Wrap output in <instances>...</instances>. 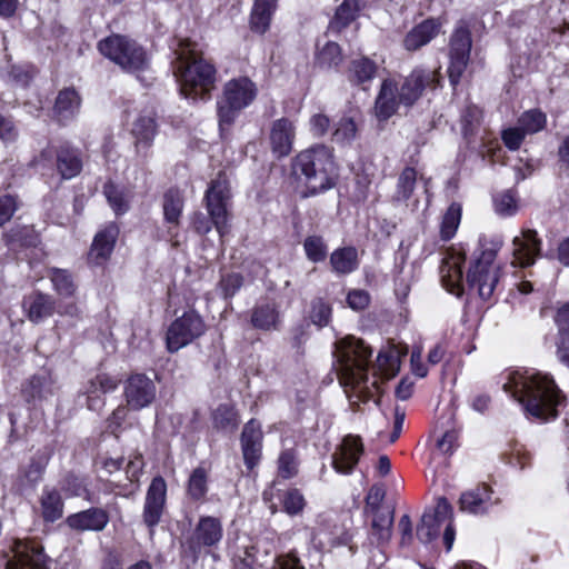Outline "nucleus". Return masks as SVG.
Here are the masks:
<instances>
[{
    "label": "nucleus",
    "mask_w": 569,
    "mask_h": 569,
    "mask_svg": "<svg viewBox=\"0 0 569 569\" xmlns=\"http://www.w3.org/2000/svg\"><path fill=\"white\" fill-rule=\"evenodd\" d=\"M282 503L288 515L296 516L303 510L306 501L298 489H290L286 492Z\"/></svg>",
    "instance_id": "obj_60"
},
{
    "label": "nucleus",
    "mask_w": 569,
    "mask_h": 569,
    "mask_svg": "<svg viewBox=\"0 0 569 569\" xmlns=\"http://www.w3.org/2000/svg\"><path fill=\"white\" fill-rule=\"evenodd\" d=\"M118 233V227L110 223L96 234L88 256L91 263L100 266L109 259L114 248Z\"/></svg>",
    "instance_id": "obj_23"
},
{
    "label": "nucleus",
    "mask_w": 569,
    "mask_h": 569,
    "mask_svg": "<svg viewBox=\"0 0 569 569\" xmlns=\"http://www.w3.org/2000/svg\"><path fill=\"white\" fill-rule=\"evenodd\" d=\"M279 473L282 478L289 479L298 472V461L296 452L291 449L284 450L279 457Z\"/></svg>",
    "instance_id": "obj_59"
},
{
    "label": "nucleus",
    "mask_w": 569,
    "mask_h": 569,
    "mask_svg": "<svg viewBox=\"0 0 569 569\" xmlns=\"http://www.w3.org/2000/svg\"><path fill=\"white\" fill-rule=\"evenodd\" d=\"M223 536L221 521L214 517H201L192 536L186 542V552L197 560L201 549L213 547L220 542Z\"/></svg>",
    "instance_id": "obj_11"
},
{
    "label": "nucleus",
    "mask_w": 569,
    "mask_h": 569,
    "mask_svg": "<svg viewBox=\"0 0 569 569\" xmlns=\"http://www.w3.org/2000/svg\"><path fill=\"white\" fill-rule=\"evenodd\" d=\"M256 94L254 83L246 77L227 82L223 90V100L218 102L220 127L231 126L238 112L248 107Z\"/></svg>",
    "instance_id": "obj_8"
},
{
    "label": "nucleus",
    "mask_w": 569,
    "mask_h": 569,
    "mask_svg": "<svg viewBox=\"0 0 569 569\" xmlns=\"http://www.w3.org/2000/svg\"><path fill=\"white\" fill-rule=\"evenodd\" d=\"M307 258L312 262H321L326 259L328 248L319 236H309L303 242Z\"/></svg>",
    "instance_id": "obj_54"
},
{
    "label": "nucleus",
    "mask_w": 569,
    "mask_h": 569,
    "mask_svg": "<svg viewBox=\"0 0 569 569\" xmlns=\"http://www.w3.org/2000/svg\"><path fill=\"white\" fill-rule=\"evenodd\" d=\"M439 31V24L433 19H427L410 30L405 40V48L415 51L429 43Z\"/></svg>",
    "instance_id": "obj_28"
},
{
    "label": "nucleus",
    "mask_w": 569,
    "mask_h": 569,
    "mask_svg": "<svg viewBox=\"0 0 569 569\" xmlns=\"http://www.w3.org/2000/svg\"><path fill=\"white\" fill-rule=\"evenodd\" d=\"M466 256L460 252H450L442 260L440 267V277L443 287L451 293L460 296L462 293V264Z\"/></svg>",
    "instance_id": "obj_20"
},
{
    "label": "nucleus",
    "mask_w": 569,
    "mask_h": 569,
    "mask_svg": "<svg viewBox=\"0 0 569 569\" xmlns=\"http://www.w3.org/2000/svg\"><path fill=\"white\" fill-rule=\"evenodd\" d=\"M12 552L7 569H48L41 546L33 541L16 540Z\"/></svg>",
    "instance_id": "obj_13"
},
{
    "label": "nucleus",
    "mask_w": 569,
    "mask_h": 569,
    "mask_svg": "<svg viewBox=\"0 0 569 569\" xmlns=\"http://www.w3.org/2000/svg\"><path fill=\"white\" fill-rule=\"evenodd\" d=\"M526 137V133L518 126L516 128L506 129L502 132V140L507 148L510 150H518Z\"/></svg>",
    "instance_id": "obj_63"
},
{
    "label": "nucleus",
    "mask_w": 569,
    "mask_h": 569,
    "mask_svg": "<svg viewBox=\"0 0 569 569\" xmlns=\"http://www.w3.org/2000/svg\"><path fill=\"white\" fill-rule=\"evenodd\" d=\"M317 61L322 68L338 67L342 61L341 49L336 42H327L320 50Z\"/></svg>",
    "instance_id": "obj_53"
},
{
    "label": "nucleus",
    "mask_w": 569,
    "mask_h": 569,
    "mask_svg": "<svg viewBox=\"0 0 569 569\" xmlns=\"http://www.w3.org/2000/svg\"><path fill=\"white\" fill-rule=\"evenodd\" d=\"M213 427L224 432H233L238 427V417L234 409L228 405H220L212 415Z\"/></svg>",
    "instance_id": "obj_45"
},
{
    "label": "nucleus",
    "mask_w": 569,
    "mask_h": 569,
    "mask_svg": "<svg viewBox=\"0 0 569 569\" xmlns=\"http://www.w3.org/2000/svg\"><path fill=\"white\" fill-rule=\"evenodd\" d=\"M157 132L158 124L152 111L139 114L132 122L131 134L138 158H148Z\"/></svg>",
    "instance_id": "obj_15"
},
{
    "label": "nucleus",
    "mask_w": 569,
    "mask_h": 569,
    "mask_svg": "<svg viewBox=\"0 0 569 569\" xmlns=\"http://www.w3.org/2000/svg\"><path fill=\"white\" fill-rule=\"evenodd\" d=\"M208 491V472L204 468H196L189 477L188 495L199 500L206 496Z\"/></svg>",
    "instance_id": "obj_49"
},
{
    "label": "nucleus",
    "mask_w": 569,
    "mask_h": 569,
    "mask_svg": "<svg viewBox=\"0 0 569 569\" xmlns=\"http://www.w3.org/2000/svg\"><path fill=\"white\" fill-rule=\"evenodd\" d=\"M118 380L107 373H99L90 379L86 387L87 405L91 410H98L104 405L103 395L116 390Z\"/></svg>",
    "instance_id": "obj_26"
},
{
    "label": "nucleus",
    "mask_w": 569,
    "mask_h": 569,
    "mask_svg": "<svg viewBox=\"0 0 569 569\" xmlns=\"http://www.w3.org/2000/svg\"><path fill=\"white\" fill-rule=\"evenodd\" d=\"M369 302L370 296L362 289L351 290L347 296L348 306L356 311L363 310L369 306Z\"/></svg>",
    "instance_id": "obj_62"
},
{
    "label": "nucleus",
    "mask_w": 569,
    "mask_h": 569,
    "mask_svg": "<svg viewBox=\"0 0 569 569\" xmlns=\"http://www.w3.org/2000/svg\"><path fill=\"white\" fill-rule=\"evenodd\" d=\"M503 389L536 419L547 421L558 416L557 407L561 402V395L549 375L516 371L509 376Z\"/></svg>",
    "instance_id": "obj_1"
},
{
    "label": "nucleus",
    "mask_w": 569,
    "mask_h": 569,
    "mask_svg": "<svg viewBox=\"0 0 569 569\" xmlns=\"http://www.w3.org/2000/svg\"><path fill=\"white\" fill-rule=\"evenodd\" d=\"M292 171L305 182L311 194L332 188L337 179L333 149L315 144L299 152L293 159Z\"/></svg>",
    "instance_id": "obj_3"
},
{
    "label": "nucleus",
    "mask_w": 569,
    "mask_h": 569,
    "mask_svg": "<svg viewBox=\"0 0 569 569\" xmlns=\"http://www.w3.org/2000/svg\"><path fill=\"white\" fill-rule=\"evenodd\" d=\"M440 521L437 520V516H432L430 511H426L417 527V537L423 542L428 543L432 541L439 533Z\"/></svg>",
    "instance_id": "obj_50"
},
{
    "label": "nucleus",
    "mask_w": 569,
    "mask_h": 569,
    "mask_svg": "<svg viewBox=\"0 0 569 569\" xmlns=\"http://www.w3.org/2000/svg\"><path fill=\"white\" fill-rule=\"evenodd\" d=\"M368 516L372 517L370 538L379 546L389 542L392 536L395 510L387 509L386 511L373 512Z\"/></svg>",
    "instance_id": "obj_29"
},
{
    "label": "nucleus",
    "mask_w": 569,
    "mask_h": 569,
    "mask_svg": "<svg viewBox=\"0 0 569 569\" xmlns=\"http://www.w3.org/2000/svg\"><path fill=\"white\" fill-rule=\"evenodd\" d=\"M156 396V383L143 373L131 375L124 382L123 397L131 410L138 411L151 406Z\"/></svg>",
    "instance_id": "obj_12"
},
{
    "label": "nucleus",
    "mask_w": 569,
    "mask_h": 569,
    "mask_svg": "<svg viewBox=\"0 0 569 569\" xmlns=\"http://www.w3.org/2000/svg\"><path fill=\"white\" fill-rule=\"evenodd\" d=\"M206 323L196 311H187L168 327L166 343L169 352L173 353L192 343L204 335Z\"/></svg>",
    "instance_id": "obj_9"
},
{
    "label": "nucleus",
    "mask_w": 569,
    "mask_h": 569,
    "mask_svg": "<svg viewBox=\"0 0 569 569\" xmlns=\"http://www.w3.org/2000/svg\"><path fill=\"white\" fill-rule=\"evenodd\" d=\"M242 277L239 273H230L222 277L220 281L221 290L226 298L234 296L242 286Z\"/></svg>",
    "instance_id": "obj_64"
},
{
    "label": "nucleus",
    "mask_w": 569,
    "mask_h": 569,
    "mask_svg": "<svg viewBox=\"0 0 569 569\" xmlns=\"http://www.w3.org/2000/svg\"><path fill=\"white\" fill-rule=\"evenodd\" d=\"M262 431L260 423L251 419L248 421L241 432V449L246 466L253 469L261 457Z\"/></svg>",
    "instance_id": "obj_18"
},
{
    "label": "nucleus",
    "mask_w": 569,
    "mask_h": 569,
    "mask_svg": "<svg viewBox=\"0 0 569 569\" xmlns=\"http://www.w3.org/2000/svg\"><path fill=\"white\" fill-rule=\"evenodd\" d=\"M461 219V206L451 203L445 212L440 226V236L442 240H450L457 232Z\"/></svg>",
    "instance_id": "obj_46"
},
{
    "label": "nucleus",
    "mask_w": 569,
    "mask_h": 569,
    "mask_svg": "<svg viewBox=\"0 0 569 569\" xmlns=\"http://www.w3.org/2000/svg\"><path fill=\"white\" fill-rule=\"evenodd\" d=\"M6 244L11 250L36 247L39 243L38 232L29 226H16L4 233Z\"/></svg>",
    "instance_id": "obj_31"
},
{
    "label": "nucleus",
    "mask_w": 569,
    "mask_h": 569,
    "mask_svg": "<svg viewBox=\"0 0 569 569\" xmlns=\"http://www.w3.org/2000/svg\"><path fill=\"white\" fill-rule=\"evenodd\" d=\"M167 483L162 477L152 479L146 495L143 522L152 530L159 522L164 509Z\"/></svg>",
    "instance_id": "obj_16"
},
{
    "label": "nucleus",
    "mask_w": 569,
    "mask_h": 569,
    "mask_svg": "<svg viewBox=\"0 0 569 569\" xmlns=\"http://www.w3.org/2000/svg\"><path fill=\"white\" fill-rule=\"evenodd\" d=\"M377 368L380 373L390 379L396 376L399 365L393 351H380L377 357Z\"/></svg>",
    "instance_id": "obj_56"
},
{
    "label": "nucleus",
    "mask_w": 569,
    "mask_h": 569,
    "mask_svg": "<svg viewBox=\"0 0 569 569\" xmlns=\"http://www.w3.org/2000/svg\"><path fill=\"white\" fill-rule=\"evenodd\" d=\"M472 39L470 30L465 24L456 27L450 37L448 74L450 83L455 87L459 83L470 59Z\"/></svg>",
    "instance_id": "obj_10"
},
{
    "label": "nucleus",
    "mask_w": 569,
    "mask_h": 569,
    "mask_svg": "<svg viewBox=\"0 0 569 569\" xmlns=\"http://www.w3.org/2000/svg\"><path fill=\"white\" fill-rule=\"evenodd\" d=\"M418 172L412 167H406L399 174L392 201L396 203L407 202L413 194Z\"/></svg>",
    "instance_id": "obj_39"
},
{
    "label": "nucleus",
    "mask_w": 569,
    "mask_h": 569,
    "mask_svg": "<svg viewBox=\"0 0 569 569\" xmlns=\"http://www.w3.org/2000/svg\"><path fill=\"white\" fill-rule=\"evenodd\" d=\"M258 547L256 545L244 546L233 560V569H256L259 563Z\"/></svg>",
    "instance_id": "obj_57"
},
{
    "label": "nucleus",
    "mask_w": 569,
    "mask_h": 569,
    "mask_svg": "<svg viewBox=\"0 0 569 569\" xmlns=\"http://www.w3.org/2000/svg\"><path fill=\"white\" fill-rule=\"evenodd\" d=\"M540 244L541 241L535 230H523L521 236L515 237L512 240V263L522 268L533 264L540 254Z\"/></svg>",
    "instance_id": "obj_17"
},
{
    "label": "nucleus",
    "mask_w": 569,
    "mask_h": 569,
    "mask_svg": "<svg viewBox=\"0 0 569 569\" xmlns=\"http://www.w3.org/2000/svg\"><path fill=\"white\" fill-rule=\"evenodd\" d=\"M109 522V515L101 508H90L67 518L70 528L79 531H101Z\"/></svg>",
    "instance_id": "obj_24"
},
{
    "label": "nucleus",
    "mask_w": 569,
    "mask_h": 569,
    "mask_svg": "<svg viewBox=\"0 0 569 569\" xmlns=\"http://www.w3.org/2000/svg\"><path fill=\"white\" fill-rule=\"evenodd\" d=\"M56 312L61 318L68 319L58 320L56 322L54 328L59 337L62 333H67L70 329L76 328L83 319V308L76 297L70 301H60L57 303Z\"/></svg>",
    "instance_id": "obj_27"
},
{
    "label": "nucleus",
    "mask_w": 569,
    "mask_h": 569,
    "mask_svg": "<svg viewBox=\"0 0 569 569\" xmlns=\"http://www.w3.org/2000/svg\"><path fill=\"white\" fill-rule=\"evenodd\" d=\"M496 212L503 217L512 216L518 210V200L512 190H506L495 197Z\"/></svg>",
    "instance_id": "obj_55"
},
{
    "label": "nucleus",
    "mask_w": 569,
    "mask_h": 569,
    "mask_svg": "<svg viewBox=\"0 0 569 569\" xmlns=\"http://www.w3.org/2000/svg\"><path fill=\"white\" fill-rule=\"evenodd\" d=\"M377 72V64L367 57L353 59L348 68V80L353 84L371 81Z\"/></svg>",
    "instance_id": "obj_36"
},
{
    "label": "nucleus",
    "mask_w": 569,
    "mask_h": 569,
    "mask_svg": "<svg viewBox=\"0 0 569 569\" xmlns=\"http://www.w3.org/2000/svg\"><path fill=\"white\" fill-rule=\"evenodd\" d=\"M501 241L480 239L475 259L467 272V282L483 300L489 299L499 281V266L495 262Z\"/></svg>",
    "instance_id": "obj_6"
},
{
    "label": "nucleus",
    "mask_w": 569,
    "mask_h": 569,
    "mask_svg": "<svg viewBox=\"0 0 569 569\" xmlns=\"http://www.w3.org/2000/svg\"><path fill=\"white\" fill-rule=\"evenodd\" d=\"M360 7L358 0H345L337 8L336 14L330 21L329 29L331 31L339 32L356 19Z\"/></svg>",
    "instance_id": "obj_43"
},
{
    "label": "nucleus",
    "mask_w": 569,
    "mask_h": 569,
    "mask_svg": "<svg viewBox=\"0 0 569 569\" xmlns=\"http://www.w3.org/2000/svg\"><path fill=\"white\" fill-rule=\"evenodd\" d=\"M251 323L256 329L272 330L279 323V312L274 303L266 302L256 306L251 315Z\"/></svg>",
    "instance_id": "obj_34"
},
{
    "label": "nucleus",
    "mask_w": 569,
    "mask_h": 569,
    "mask_svg": "<svg viewBox=\"0 0 569 569\" xmlns=\"http://www.w3.org/2000/svg\"><path fill=\"white\" fill-rule=\"evenodd\" d=\"M490 498V489L486 486L462 493L460 498V508L470 513H482L486 511L485 505Z\"/></svg>",
    "instance_id": "obj_41"
},
{
    "label": "nucleus",
    "mask_w": 569,
    "mask_h": 569,
    "mask_svg": "<svg viewBox=\"0 0 569 569\" xmlns=\"http://www.w3.org/2000/svg\"><path fill=\"white\" fill-rule=\"evenodd\" d=\"M357 124L352 118H341L332 132V140L340 144H350L357 136Z\"/></svg>",
    "instance_id": "obj_52"
},
{
    "label": "nucleus",
    "mask_w": 569,
    "mask_h": 569,
    "mask_svg": "<svg viewBox=\"0 0 569 569\" xmlns=\"http://www.w3.org/2000/svg\"><path fill=\"white\" fill-rule=\"evenodd\" d=\"M547 118L543 112L537 109L526 111L518 120V126L526 134H533L546 127Z\"/></svg>",
    "instance_id": "obj_48"
},
{
    "label": "nucleus",
    "mask_w": 569,
    "mask_h": 569,
    "mask_svg": "<svg viewBox=\"0 0 569 569\" xmlns=\"http://www.w3.org/2000/svg\"><path fill=\"white\" fill-rule=\"evenodd\" d=\"M54 391V380L47 371L36 373L23 386L22 392L28 399L47 398Z\"/></svg>",
    "instance_id": "obj_32"
},
{
    "label": "nucleus",
    "mask_w": 569,
    "mask_h": 569,
    "mask_svg": "<svg viewBox=\"0 0 569 569\" xmlns=\"http://www.w3.org/2000/svg\"><path fill=\"white\" fill-rule=\"evenodd\" d=\"M433 81L435 72L423 69L413 70L398 89L399 101L407 107L412 106L420 98L425 88Z\"/></svg>",
    "instance_id": "obj_19"
},
{
    "label": "nucleus",
    "mask_w": 569,
    "mask_h": 569,
    "mask_svg": "<svg viewBox=\"0 0 569 569\" xmlns=\"http://www.w3.org/2000/svg\"><path fill=\"white\" fill-rule=\"evenodd\" d=\"M80 103V97L74 89H63L56 99L54 114L60 122L68 121L77 114Z\"/></svg>",
    "instance_id": "obj_30"
},
{
    "label": "nucleus",
    "mask_w": 569,
    "mask_h": 569,
    "mask_svg": "<svg viewBox=\"0 0 569 569\" xmlns=\"http://www.w3.org/2000/svg\"><path fill=\"white\" fill-rule=\"evenodd\" d=\"M482 112L476 106H468L461 114V131L463 137L469 140L479 130Z\"/></svg>",
    "instance_id": "obj_47"
},
{
    "label": "nucleus",
    "mask_w": 569,
    "mask_h": 569,
    "mask_svg": "<svg viewBox=\"0 0 569 569\" xmlns=\"http://www.w3.org/2000/svg\"><path fill=\"white\" fill-rule=\"evenodd\" d=\"M397 94L396 83L389 79L383 80L375 101V113L379 121H386L397 112L401 103Z\"/></svg>",
    "instance_id": "obj_25"
},
{
    "label": "nucleus",
    "mask_w": 569,
    "mask_h": 569,
    "mask_svg": "<svg viewBox=\"0 0 569 569\" xmlns=\"http://www.w3.org/2000/svg\"><path fill=\"white\" fill-rule=\"evenodd\" d=\"M22 308L31 322L40 323L56 312L57 301L50 295L37 291L24 298Z\"/></svg>",
    "instance_id": "obj_22"
},
{
    "label": "nucleus",
    "mask_w": 569,
    "mask_h": 569,
    "mask_svg": "<svg viewBox=\"0 0 569 569\" xmlns=\"http://www.w3.org/2000/svg\"><path fill=\"white\" fill-rule=\"evenodd\" d=\"M47 466L44 457H33L30 462L20 470L19 482L21 487H33L42 478Z\"/></svg>",
    "instance_id": "obj_44"
},
{
    "label": "nucleus",
    "mask_w": 569,
    "mask_h": 569,
    "mask_svg": "<svg viewBox=\"0 0 569 569\" xmlns=\"http://www.w3.org/2000/svg\"><path fill=\"white\" fill-rule=\"evenodd\" d=\"M336 353L340 383L357 391L360 400L368 401L371 391L367 370L371 349L362 340L347 337L338 343Z\"/></svg>",
    "instance_id": "obj_4"
},
{
    "label": "nucleus",
    "mask_w": 569,
    "mask_h": 569,
    "mask_svg": "<svg viewBox=\"0 0 569 569\" xmlns=\"http://www.w3.org/2000/svg\"><path fill=\"white\" fill-rule=\"evenodd\" d=\"M163 216L164 220L177 227L183 209V197L177 189H169L163 196Z\"/></svg>",
    "instance_id": "obj_42"
},
{
    "label": "nucleus",
    "mask_w": 569,
    "mask_h": 569,
    "mask_svg": "<svg viewBox=\"0 0 569 569\" xmlns=\"http://www.w3.org/2000/svg\"><path fill=\"white\" fill-rule=\"evenodd\" d=\"M103 193L117 214H122L128 210V201L124 199L123 192L120 191L116 186L111 183L106 184L103 188Z\"/></svg>",
    "instance_id": "obj_58"
},
{
    "label": "nucleus",
    "mask_w": 569,
    "mask_h": 569,
    "mask_svg": "<svg viewBox=\"0 0 569 569\" xmlns=\"http://www.w3.org/2000/svg\"><path fill=\"white\" fill-rule=\"evenodd\" d=\"M277 0H254L251 12V28L256 32L264 33L276 10Z\"/></svg>",
    "instance_id": "obj_35"
},
{
    "label": "nucleus",
    "mask_w": 569,
    "mask_h": 569,
    "mask_svg": "<svg viewBox=\"0 0 569 569\" xmlns=\"http://www.w3.org/2000/svg\"><path fill=\"white\" fill-rule=\"evenodd\" d=\"M295 137V126L289 119L281 118L276 120L271 126L269 136L273 154L278 158L288 156L292 150Z\"/></svg>",
    "instance_id": "obj_21"
},
{
    "label": "nucleus",
    "mask_w": 569,
    "mask_h": 569,
    "mask_svg": "<svg viewBox=\"0 0 569 569\" xmlns=\"http://www.w3.org/2000/svg\"><path fill=\"white\" fill-rule=\"evenodd\" d=\"M231 189L229 180L223 172H219L210 182L204 202L209 214L207 218L202 212H196L192 217V226L198 233H208L212 226L222 238L229 231V208L231 204Z\"/></svg>",
    "instance_id": "obj_5"
},
{
    "label": "nucleus",
    "mask_w": 569,
    "mask_h": 569,
    "mask_svg": "<svg viewBox=\"0 0 569 569\" xmlns=\"http://www.w3.org/2000/svg\"><path fill=\"white\" fill-rule=\"evenodd\" d=\"M365 451L362 439L356 435H347L332 455V466L339 473L349 475L357 466Z\"/></svg>",
    "instance_id": "obj_14"
},
{
    "label": "nucleus",
    "mask_w": 569,
    "mask_h": 569,
    "mask_svg": "<svg viewBox=\"0 0 569 569\" xmlns=\"http://www.w3.org/2000/svg\"><path fill=\"white\" fill-rule=\"evenodd\" d=\"M57 167L64 179H71L80 173L82 161L78 150L70 147H61L57 152Z\"/></svg>",
    "instance_id": "obj_33"
},
{
    "label": "nucleus",
    "mask_w": 569,
    "mask_h": 569,
    "mask_svg": "<svg viewBox=\"0 0 569 569\" xmlns=\"http://www.w3.org/2000/svg\"><path fill=\"white\" fill-rule=\"evenodd\" d=\"M386 492L379 486H372L366 497L365 513H373L386 511L388 508L382 507Z\"/></svg>",
    "instance_id": "obj_61"
},
{
    "label": "nucleus",
    "mask_w": 569,
    "mask_h": 569,
    "mask_svg": "<svg viewBox=\"0 0 569 569\" xmlns=\"http://www.w3.org/2000/svg\"><path fill=\"white\" fill-rule=\"evenodd\" d=\"M53 290L61 298H74L78 284L76 283L72 274L66 269L51 268L49 276Z\"/></svg>",
    "instance_id": "obj_37"
},
{
    "label": "nucleus",
    "mask_w": 569,
    "mask_h": 569,
    "mask_svg": "<svg viewBox=\"0 0 569 569\" xmlns=\"http://www.w3.org/2000/svg\"><path fill=\"white\" fill-rule=\"evenodd\" d=\"M174 74L180 83V92L187 99H207L216 83V69L194 49L190 40H180L176 50Z\"/></svg>",
    "instance_id": "obj_2"
},
{
    "label": "nucleus",
    "mask_w": 569,
    "mask_h": 569,
    "mask_svg": "<svg viewBox=\"0 0 569 569\" xmlns=\"http://www.w3.org/2000/svg\"><path fill=\"white\" fill-rule=\"evenodd\" d=\"M42 517L48 522H54L62 517L63 502L59 491L44 488L41 496Z\"/></svg>",
    "instance_id": "obj_40"
},
{
    "label": "nucleus",
    "mask_w": 569,
    "mask_h": 569,
    "mask_svg": "<svg viewBox=\"0 0 569 569\" xmlns=\"http://www.w3.org/2000/svg\"><path fill=\"white\" fill-rule=\"evenodd\" d=\"M98 49L127 72L142 71L148 67L146 50L127 36L111 34L99 41Z\"/></svg>",
    "instance_id": "obj_7"
},
{
    "label": "nucleus",
    "mask_w": 569,
    "mask_h": 569,
    "mask_svg": "<svg viewBox=\"0 0 569 569\" xmlns=\"http://www.w3.org/2000/svg\"><path fill=\"white\" fill-rule=\"evenodd\" d=\"M331 306L322 298L311 300L309 319L315 326L319 328L328 326L331 319Z\"/></svg>",
    "instance_id": "obj_51"
},
{
    "label": "nucleus",
    "mask_w": 569,
    "mask_h": 569,
    "mask_svg": "<svg viewBox=\"0 0 569 569\" xmlns=\"http://www.w3.org/2000/svg\"><path fill=\"white\" fill-rule=\"evenodd\" d=\"M330 263L339 274L351 273L358 268V252L352 247L338 249L331 253Z\"/></svg>",
    "instance_id": "obj_38"
}]
</instances>
